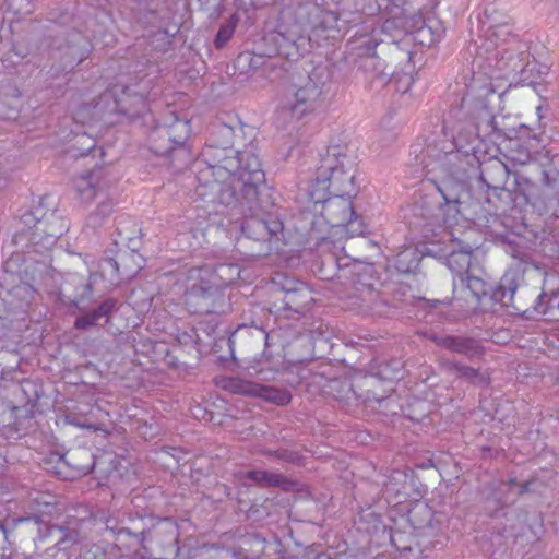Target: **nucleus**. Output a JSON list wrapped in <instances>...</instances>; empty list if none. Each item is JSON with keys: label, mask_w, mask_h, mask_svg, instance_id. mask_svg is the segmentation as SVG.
<instances>
[{"label": "nucleus", "mask_w": 559, "mask_h": 559, "mask_svg": "<svg viewBox=\"0 0 559 559\" xmlns=\"http://www.w3.org/2000/svg\"><path fill=\"white\" fill-rule=\"evenodd\" d=\"M233 136V127L223 122L213 123L202 151L207 166L202 170L205 182L199 187L198 194L205 198L202 189L209 187L212 197L209 201L213 203L231 204L237 200V189L252 200L257 197L258 187L265 182L258 146L250 142L242 150L234 151Z\"/></svg>", "instance_id": "nucleus-1"}, {"label": "nucleus", "mask_w": 559, "mask_h": 559, "mask_svg": "<svg viewBox=\"0 0 559 559\" xmlns=\"http://www.w3.org/2000/svg\"><path fill=\"white\" fill-rule=\"evenodd\" d=\"M354 167L352 157L341 154L338 147L330 148L309 188L310 201L322 205L321 217L331 228L337 229L336 233L347 237L362 236L367 229L350 198L355 190Z\"/></svg>", "instance_id": "nucleus-2"}, {"label": "nucleus", "mask_w": 559, "mask_h": 559, "mask_svg": "<svg viewBox=\"0 0 559 559\" xmlns=\"http://www.w3.org/2000/svg\"><path fill=\"white\" fill-rule=\"evenodd\" d=\"M487 50L495 49L499 58L497 66L506 74L522 73L525 69L528 53L524 44L512 33V27L504 15L496 16L493 10L487 8L480 21Z\"/></svg>", "instance_id": "nucleus-3"}, {"label": "nucleus", "mask_w": 559, "mask_h": 559, "mask_svg": "<svg viewBox=\"0 0 559 559\" xmlns=\"http://www.w3.org/2000/svg\"><path fill=\"white\" fill-rule=\"evenodd\" d=\"M228 270L239 276L240 270L237 264H218L216 267L204 264L202 266H192L182 272L178 283L185 288L189 299H195L202 313H224L225 305H215L216 299L222 297L218 290L216 277L223 282L230 283L233 277L224 278V272Z\"/></svg>", "instance_id": "nucleus-4"}, {"label": "nucleus", "mask_w": 559, "mask_h": 559, "mask_svg": "<svg viewBox=\"0 0 559 559\" xmlns=\"http://www.w3.org/2000/svg\"><path fill=\"white\" fill-rule=\"evenodd\" d=\"M322 105V87L311 79L305 84L288 86L281 96L275 112L277 129L293 131L300 129V121L313 115Z\"/></svg>", "instance_id": "nucleus-5"}, {"label": "nucleus", "mask_w": 559, "mask_h": 559, "mask_svg": "<svg viewBox=\"0 0 559 559\" xmlns=\"http://www.w3.org/2000/svg\"><path fill=\"white\" fill-rule=\"evenodd\" d=\"M21 223L26 228L24 233L32 250L40 254L51 250L58 238L69 229L66 221L55 210L45 211L41 204L23 213Z\"/></svg>", "instance_id": "nucleus-6"}, {"label": "nucleus", "mask_w": 559, "mask_h": 559, "mask_svg": "<svg viewBox=\"0 0 559 559\" xmlns=\"http://www.w3.org/2000/svg\"><path fill=\"white\" fill-rule=\"evenodd\" d=\"M452 282L453 294L469 293L484 307H486L487 301L490 302V307L497 304L506 307L510 306L518 289V280L514 272L506 273L498 285L486 282L477 276L474 271L466 276H454Z\"/></svg>", "instance_id": "nucleus-7"}, {"label": "nucleus", "mask_w": 559, "mask_h": 559, "mask_svg": "<svg viewBox=\"0 0 559 559\" xmlns=\"http://www.w3.org/2000/svg\"><path fill=\"white\" fill-rule=\"evenodd\" d=\"M94 110L118 114L131 118L140 117L148 110L147 90H134L131 85L115 84L100 94L98 100L92 105ZM91 105L81 106L76 118H84L83 112L90 110Z\"/></svg>", "instance_id": "nucleus-8"}, {"label": "nucleus", "mask_w": 559, "mask_h": 559, "mask_svg": "<svg viewBox=\"0 0 559 559\" xmlns=\"http://www.w3.org/2000/svg\"><path fill=\"white\" fill-rule=\"evenodd\" d=\"M260 185L258 187L257 197L252 200L246 198L240 189H237V200L231 204H224L227 207L239 209L241 212L249 211L250 214L245 215L240 229L241 234L248 239L255 241H269L273 237H277L283 231V223L270 217L265 209L261 205L259 199Z\"/></svg>", "instance_id": "nucleus-9"}, {"label": "nucleus", "mask_w": 559, "mask_h": 559, "mask_svg": "<svg viewBox=\"0 0 559 559\" xmlns=\"http://www.w3.org/2000/svg\"><path fill=\"white\" fill-rule=\"evenodd\" d=\"M134 252L124 253L119 257L120 260L114 258H103L97 262L88 265V281L81 286V292L76 293L72 305L81 308L85 301H88L93 295V287L100 282L105 283V288L118 286L124 281L131 280L138 270H129L126 265L127 260L133 259Z\"/></svg>", "instance_id": "nucleus-10"}, {"label": "nucleus", "mask_w": 559, "mask_h": 559, "mask_svg": "<svg viewBox=\"0 0 559 559\" xmlns=\"http://www.w3.org/2000/svg\"><path fill=\"white\" fill-rule=\"evenodd\" d=\"M354 0H316L306 2L307 22L313 31H338L356 24L359 13L348 8Z\"/></svg>", "instance_id": "nucleus-11"}, {"label": "nucleus", "mask_w": 559, "mask_h": 559, "mask_svg": "<svg viewBox=\"0 0 559 559\" xmlns=\"http://www.w3.org/2000/svg\"><path fill=\"white\" fill-rule=\"evenodd\" d=\"M190 133V121L173 116L170 123L157 124L151 130L148 147L157 156H168L175 151L189 156L190 152L186 147V142Z\"/></svg>", "instance_id": "nucleus-12"}, {"label": "nucleus", "mask_w": 559, "mask_h": 559, "mask_svg": "<svg viewBox=\"0 0 559 559\" xmlns=\"http://www.w3.org/2000/svg\"><path fill=\"white\" fill-rule=\"evenodd\" d=\"M41 393L43 388L37 382L29 379L19 380L14 370H8L0 381V406L11 411L29 407L32 411Z\"/></svg>", "instance_id": "nucleus-13"}, {"label": "nucleus", "mask_w": 559, "mask_h": 559, "mask_svg": "<svg viewBox=\"0 0 559 559\" xmlns=\"http://www.w3.org/2000/svg\"><path fill=\"white\" fill-rule=\"evenodd\" d=\"M116 180L108 166H97L79 175L74 179V187L83 202H91L99 195H106Z\"/></svg>", "instance_id": "nucleus-14"}, {"label": "nucleus", "mask_w": 559, "mask_h": 559, "mask_svg": "<svg viewBox=\"0 0 559 559\" xmlns=\"http://www.w3.org/2000/svg\"><path fill=\"white\" fill-rule=\"evenodd\" d=\"M273 285L284 292L283 310L305 314L314 302L312 290L304 282L281 277L274 280Z\"/></svg>", "instance_id": "nucleus-15"}, {"label": "nucleus", "mask_w": 559, "mask_h": 559, "mask_svg": "<svg viewBox=\"0 0 559 559\" xmlns=\"http://www.w3.org/2000/svg\"><path fill=\"white\" fill-rule=\"evenodd\" d=\"M477 248L476 243L468 242V233L463 238L451 235L448 245L447 265L454 276H466L473 272L472 259L473 252Z\"/></svg>", "instance_id": "nucleus-16"}, {"label": "nucleus", "mask_w": 559, "mask_h": 559, "mask_svg": "<svg viewBox=\"0 0 559 559\" xmlns=\"http://www.w3.org/2000/svg\"><path fill=\"white\" fill-rule=\"evenodd\" d=\"M493 521V530L497 535L506 538H514L525 534L527 514L521 510L500 506L490 514Z\"/></svg>", "instance_id": "nucleus-17"}, {"label": "nucleus", "mask_w": 559, "mask_h": 559, "mask_svg": "<svg viewBox=\"0 0 559 559\" xmlns=\"http://www.w3.org/2000/svg\"><path fill=\"white\" fill-rule=\"evenodd\" d=\"M382 41V31L374 23H364L347 41L348 57L353 60L373 55Z\"/></svg>", "instance_id": "nucleus-18"}, {"label": "nucleus", "mask_w": 559, "mask_h": 559, "mask_svg": "<svg viewBox=\"0 0 559 559\" xmlns=\"http://www.w3.org/2000/svg\"><path fill=\"white\" fill-rule=\"evenodd\" d=\"M352 286L354 293L344 297L347 299L346 306L348 308L377 316L385 314L381 307L386 306V304L380 299L379 293L370 284H358L353 280Z\"/></svg>", "instance_id": "nucleus-19"}, {"label": "nucleus", "mask_w": 559, "mask_h": 559, "mask_svg": "<svg viewBox=\"0 0 559 559\" xmlns=\"http://www.w3.org/2000/svg\"><path fill=\"white\" fill-rule=\"evenodd\" d=\"M496 118L497 116L484 102L476 104L464 140L469 142L472 138H479L491 141Z\"/></svg>", "instance_id": "nucleus-20"}, {"label": "nucleus", "mask_w": 559, "mask_h": 559, "mask_svg": "<svg viewBox=\"0 0 559 559\" xmlns=\"http://www.w3.org/2000/svg\"><path fill=\"white\" fill-rule=\"evenodd\" d=\"M460 160L459 151H450L440 155L436 160L425 165L427 174H436L443 182L462 180L465 169L457 164Z\"/></svg>", "instance_id": "nucleus-21"}, {"label": "nucleus", "mask_w": 559, "mask_h": 559, "mask_svg": "<svg viewBox=\"0 0 559 559\" xmlns=\"http://www.w3.org/2000/svg\"><path fill=\"white\" fill-rule=\"evenodd\" d=\"M509 176L506 164L498 158L489 159L480 164L479 180L488 190H498L503 187Z\"/></svg>", "instance_id": "nucleus-22"}, {"label": "nucleus", "mask_w": 559, "mask_h": 559, "mask_svg": "<svg viewBox=\"0 0 559 559\" xmlns=\"http://www.w3.org/2000/svg\"><path fill=\"white\" fill-rule=\"evenodd\" d=\"M352 62L370 80H378L381 84H386L390 81V75L385 72V61L377 52L353 59Z\"/></svg>", "instance_id": "nucleus-23"}, {"label": "nucleus", "mask_w": 559, "mask_h": 559, "mask_svg": "<svg viewBox=\"0 0 559 559\" xmlns=\"http://www.w3.org/2000/svg\"><path fill=\"white\" fill-rule=\"evenodd\" d=\"M524 138L537 140L536 133H533L527 126L520 124L518 128L509 127L506 117L497 116L491 136L492 142Z\"/></svg>", "instance_id": "nucleus-24"}, {"label": "nucleus", "mask_w": 559, "mask_h": 559, "mask_svg": "<svg viewBox=\"0 0 559 559\" xmlns=\"http://www.w3.org/2000/svg\"><path fill=\"white\" fill-rule=\"evenodd\" d=\"M103 522L105 524L106 531L111 532L114 536H116V540L118 543H122L123 538H129V548L139 547L143 545L145 540L144 528L140 530L139 532H133L131 528L122 526L120 522L111 515L104 516Z\"/></svg>", "instance_id": "nucleus-25"}, {"label": "nucleus", "mask_w": 559, "mask_h": 559, "mask_svg": "<svg viewBox=\"0 0 559 559\" xmlns=\"http://www.w3.org/2000/svg\"><path fill=\"white\" fill-rule=\"evenodd\" d=\"M134 548L132 552L129 550L124 552L118 544L108 545L107 548L93 545L85 559H144L143 554L140 552V548H145L144 544Z\"/></svg>", "instance_id": "nucleus-26"}, {"label": "nucleus", "mask_w": 559, "mask_h": 559, "mask_svg": "<svg viewBox=\"0 0 559 559\" xmlns=\"http://www.w3.org/2000/svg\"><path fill=\"white\" fill-rule=\"evenodd\" d=\"M117 301L115 298H107L100 305L94 309L93 311H90L79 318L74 321V328L79 330H84L90 326L97 325L98 322L102 319H105V322L108 321L109 316L116 308Z\"/></svg>", "instance_id": "nucleus-27"}, {"label": "nucleus", "mask_w": 559, "mask_h": 559, "mask_svg": "<svg viewBox=\"0 0 559 559\" xmlns=\"http://www.w3.org/2000/svg\"><path fill=\"white\" fill-rule=\"evenodd\" d=\"M357 265H341V259L336 253H329L324 257L322 265L318 269V275L324 281L333 280L335 276L338 278L347 277V275H354L352 269Z\"/></svg>", "instance_id": "nucleus-28"}, {"label": "nucleus", "mask_w": 559, "mask_h": 559, "mask_svg": "<svg viewBox=\"0 0 559 559\" xmlns=\"http://www.w3.org/2000/svg\"><path fill=\"white\" fill-rule=\"evenodd\" d=\"M448 350L463 355L469 359L480 358L485 354V348L479 340L457 335H451Z\"/></svg>", "instance_id": "nucleus-29"}, {"label": "nucleus", "mask_w": 559, "mask_h": 559, "mask_svg": "<svg viewBox=\"0 0 559 559\" xmlns=\"http://www.w3.org/2000/svg\"><path fill=\"white\" fill-rule=\"evenodd\" d=\"M216 384L223 390L233 394L246 395L255 397L259 383L245 380L239 377H223L216 381Z\"/></svg>", "instance_id": "nucleus-30"}, {"label": "nucleus", "mask_w": 559, "mask_h": 559, "mask_svg": "<svg viewBox=\"0 0 559 559\" xmlns=\"http://www.w3.org/2000/svg\"><path fill=\"white\" fill-rule=\"evenodd\" d=\"M103 457H93L92 464L70 465L63 455L57 466V474L66 480H72L92 472V469L100 463Z\"/></svg>", "instance_id": "nucleus-31"}, {"label": "nucleus", "mask_w": 559, "mask_h": 559, "mask_svg": "<svg viewBox=\"0 0 559 559\" xmlns=\"http://www.w3.org/2000/svg\"><path fill=\"white\" fill-rule=\"evenodd\" d=\"M255 397L276 406H286L292 401V393L287 389L259 383Z\"/></svg>", "instance_id": "nucleus-32"}, {"label": "nucleus", "mask_w": 559, "mask_h": 559, "mask_svg": "<svg viewBox=\"0 0 559 559\" xmlns=\"http://www.w3.org/2000/svg\"><path fill=\"white\" fill-rule=\"evenodd\" d=\"M73 45H68L66 49V55L71 57V60L69 61V67L73 68L74 66L82 62L84 59L87 58L90 53V43L88 40L82 36L80 33H74L72 35V41Z\"/></svg>", "instance_id": "nucleus-33"}, {"label": "nucleus", "mask_w": 559, "mask_h": 559, "mask_svg": "<svg viewBox=\"0 0 559 559\" xmlns=\"http://www.w3.org/2000/svg\"><path fill=\"white\" fill-rule=\"evenodd\" d=\"M536 310L551 320L559 321V290L550 295L542 293L536 298Z\"/></svg>", "instance_id": "nucleus-34"}, {"label": "nucleus", "mask_w": 559, "mask_h": 559, "mask_svg": "<svg viewBox=\"0 0 559 559\" xmlns=\"http://www.w3.org/2000/svg\"><path fill=\"white\" fill-rule=\"evenodd\" d=\"M419 261V252L409 246L397 252L394 264L399 272L411 273L417 269Z\"/></svg>", "instance_id": "nucleus-35"}, {"label": "nucleus", "mask_w": 559, "mask_h": 559, "mask_svg": "<svg viewBox=\"0 0 559 559\" xmlns=\"http://www.w3.org/2000/svg\"><path fill=\"white\" fill-rule=\"evenodd\" d=\"M239 16L237 13H233L227 21H225L214 38V46L217 49H222L231 39L235 34L236 27L239 23Z\"/></svg>", "instance_id": "nucleus-36"}, {"label": "nucleus", "mask_w": 559, "mask_h": 559, "mask_svg": "<svg viewBox=\"0 0 559 559\" xmlns=\"http://www.w3.org/2000/svg\"><path fill=\"white\" fill-rule=\"evenodd\" d=\"M448 368L454 372L457 378L464 379L469 383H483L486 381L485 377L480 373V370L474 367L465 366L459 362H449Z\"/></svg>", "instance_id": "nucleus-37"}, {"label": "nucleus", "mask_w": 559, "mask_h": 559, "mask_svg": "<svg viewBox=\"0 0 559 559\" xmlns=\"http://www.w3.org/2000/svg\"><path fill=\"white\" fill-rule=\"evenodd\" d=\"M55 533L60 534V537L56 542V546L59 550H66L68 544H75L79 539L78 531L64 528L62 526L48 527V534L46 536L40 535L39 539L44 540L47 536L53 535Z\"/></svg>", "instance_id": "nucleus-38"}, {"label": "nucleus", "mask_w": 559, "mask_h": 559, "mask_svg": "<svg viewBox=\"0 0 559 559\" xmlns=\"http://www.w3.org/2000/svg\"><path fill=\"white\" fill-rule=\"evenodd\" d=\"M3 7L17 17L29 15L35 9L33 0H4Z\"/></svg>", "instance_id": "nucleus-39"}, {"label": "nucleus", "mask_w": 559, "mask_h": 559, "mask_svg": "<svg viewBox=\"0 0 559 559\" xmlns=\"http://www.w3.org/2000/svg\"><path fill=\"white\" fill-rule=\"evenodd\" d=\"M294 483L281 473L265 471V477L262 479V486L277 487L283 490H289Z\"/></svg>", "instance_id": "nucleus-40"}, {"label": "nucleus", "mask_w": 559, "mask_h": 559, "mask_svg": "<svg viewBox=\"0 0 559 559\" xmlns=\"http://www.w3.org/2000/svg\"><path fill=\"white\" fill-rule=\"evenodd\" d=\"M274 457L295 465L304 464V456L295 450L280 449L271 453Z\"/></svg>", "instance_id": "nucleus-41"}, {"label": "nucleus", "mask_w": 559, "mask_h": 559, "mask_svg": "<svg viewBox=\"0 0 559 559\" xmlns=\"http://www.w3.org/2000/svg\"><path fill=\"white\" fill-rule=\"evenodd\" d=\"M114 209V203L110 200L103 201L98 204L96 211L90 215V223L93 225L102 224L103 219L107 217Z\"/></svg>", "instance_id": "nucleus-42"}, {"label": "nucleus", "mask_w": 559, "mask_h": 559, "mask_svg": "<svg viewBox=\"0 0 559 559\" xmlns=\"http://www.w3.org/2000/svg\"><path fill=\"white\" fill-rule=\"evenodd\" d=\"M265 477V471L252 469L246 473H239V480L245 485L247 481L262 486V479Z\"/></svg>", "instance_id": "nucleus-43"}, {"label": "nucleus", "mask_w": 559, "mask_h": 559, "mask_svg": "<svg viewBox=\"0 0 559 559\" xmlns=\"http://www.w3.org/2000/svg\"><path fill=\"white\" fill-rule=\"evenodd\" d=\"M0 559H31L23 552H20L16 549H13L10 546H3L0 548Z\"/></svg>", "instance_id": "nucleus-44"}, {"label": "nucleus", "mask_w": 559, "mask_h": 559, "mask_svg": "<svg viewBox=\"0 0 559 559\" xmlns=\"http://www.w3.org/2000/svg\"><path fill=\"white\" fill-rule=\"evenodd\" d=\"M428 338L433 342L436 345L444 348V349H449V345H450V341H451V335H439L437 333H430L428 335Z\"/></svg>", "instance_id": "nucleus-45"}, {"label": "nucleus", "mask_w": 559, "mask_h": 559, "mask_svg": "<svg viewBox=\"0 0 559 559\" xmlns=\"http://www.w3.org/2000/svg\"><path fill=\"white\" fill-rule=\"evenodd\" d=\"M69 423L72 424L75 427L87 429V430H92V431L99 430V426L97 424L88 423L86 420H80V419H76V418H70Z\"/></svg>", "instance_id": "nucleus-46"}, {"label": "nucleus", "mask_w": 559, "mask_h": 559, "mask_svg": "<svg viewBox=\"0 0 559 559\" xmlns=\"http://www.w3.org/2000/svg\"><path fill=\"white\" fill-rule=\"evenodd\" d=\"M319 246L322 250L331 249V247H333L334 249L340 250V251L344 250V246L341 242H334V241L330 240L328 237H322Z\"/></svg>", "instance_id": "nucleus-47"}, {"label": "nucleus", "mask_w": 559, "mask_h": 559, "mask_svg": "<svg viewBox=\"0 0 559 559\" xmlns=\"http://www.w3.org/2000/svg\"><path fill=\"white\" fill-rule=\"evenodd\" d=\"M28 520H34L36 523H40L41 522V519L39 515H33V516H29V518H20L17 520H13L14 524H17V523H22L24 521H28Z\"/></svg>", "instance_id": "nucleus-48"}, {"label": "nucleus", "mask_w": 559, "mask_h": 559, "mask_svg": "<svg viewBox=\"0 0 559 559\" xmlns=\"http://www.w3.org/2000/svg\"><path fill=\"white\" fill-rule=\"evenodd\" d=\"M531 481H524L519 485V495H524L530 491Z\"/></svg>", "instance_id": "nucleus-49"}, {"label": "nucleus", "mask_w": 559, "mask_h": 559, "mask_svg": "<svg viewBox=\"0 0 559 559\" xmlns=\"http://www.w3.org/2000/svg\"><path fill=\"white\" fill-rule=\"evenodd\" d=\"M438 190L443 195L445 203L457 202L455 199H451L449 195H447L440 187H438Z\"/></svg>", "instance_id": "nucleus-50"}, {"label": "nucleus", "mask_w": 559, "mask_h": 559, "mask_svg": "<svg viewBox=\"0 0 559 559\" xmlns=\"http://www.w3.org/2000/svg\"><path fill=\"white\" fill-rule=\"evenodd\" d=\"M426 301L425 298H415L414 296H412V300L408 301L411 305H417V304H420V302H424Z\"/></svg>", "instance_id": "nucleus-51"}, {"label": "nucleus", "mask_w": 559, "mask_h": 559, "mask_svg": "<svg viewBox=\"0 0 559 559\" xmlns=\"http://www.w3.org/2000/svg\"><path fill=\"white\" fill-rule=\"evenodd\" d=\"M536 115L538 117V121L540 122V120L543 118V106H537L536 107Z\"/></svg>", "instance_id": "nucleus-52"}, {"label": "nucleus", "mask_w": 559, "mask_h": 559, "mask_svg": "<svg viewBox=\"0 0 559 559\" xmlns=\"http://www.w3.org/2000/svg\"><path fill=\"white\" fill-rule=\"evenodd\" d=\"M0 531L4 534V538L7 539L8 538V530H7L5 524L0 523Z\"/></svg>", "instance_id": "nucleus-53"}, {"label": "nucleus", "mask_w": 559, "mask_h": 559, "mask_svg": "<svg viewBox=\"0 0 559 559\" xmlns=\"http://www.w3.org/2000/svg\"><path fill=\"white\" fill-rule=\"evenodd\" d=\"M515 484H516L515 478H510V479L508 480V485H509V487H513V486H515Z\"/></svg>", "instance_id": "nucleus-54"}, {"label": "nucleus", "mask_w": 559, "mask_h": 559, "mask_svg": "<svg viewBox=\"0 0 559 559\" xmlns=\"http://www.w3.org/2000/svg\"><path fill=\"white\" fill-rule=\"evenodd\" d=\"M7 372L8 371H4L3 369L0 368V381H2L3 376H7Z\"/></svg>", "instance_id": "nucleus-55"}, {"label": "nucleus", "mask_w": 559, "mask_h": 559, "mask_svg": "<svg viewBox=\"0 0 559 559\" xmlns=\"http://www.w3.org/2000/svg\"><path fill=\"white\" fill-rule=\"evenodd\" d=\"M3 462H5V457L2 455V453L0 452V464H2Z\"/></svg>", "instance_id": "nucleus-56"}, {"label": "nucleus", "mask_w": 559, "mask_h": 559, "mask_svg": "<svg viewBox=\"0 0 559 559\" xmlns=\"http://www.w3.org/2000/svg\"><path fill=\"white\" fill-rule=\"evenodd\" d=\"M226 343H227V345L229 346V348L231 349V345H233L231 340H230V338H228V340L226 341Z\"/></svg>", "instance_id": "nucleus-57"}, {"label": "nucleus", "mask_w": 559, "mask_h": 559, "mask_svg": "<svg viewBox=\"0 0 559 559\" xmlns=\"http://www.w3.org/2000/svg\"><path fill=\"white\" fill-rule=\"evenodd\" d=\"M490 489H491L492 491H496L497 487H496V484H495V483H492V484L490 485Z\"/></svg>", "instance_id": "nucleus-58"}, {"label": "nucleus", "mask_w": 559, "mask_h": 559, "mask_svg": "<svg viewBox=\"0 0 559 559\" xmlns=\"http://www.w3.org/2000/svg\"><path fill=\"white\" fill-rule=\"evenodd\" d=\"M459 141H460V139H459V138H457V139H456V138H454V144H455V146H457V145H459V143H457Z\"/></svg>", "instance_id": "nucleus-59"}, {"label": "nucleus", "mask_w": 559, "mask_h": 559, "mask_svg": "<svg viewBox=\"0 0 559 559\" xmlns=\"http://www.w3.org/2000/svg\"><path fill=\"white\" fill-rule=\"evenodd\" d=\"M466 103V98H462V104L464 105Z\"/></svg>", "instance_id": "nucleus-60"}, {"label": "nucleus", "mask_w": 559, "mask_h": 559, "mask_svg": "<svg viewBox=\"0 0 559 559\" xmlns=\"http://www.w3.org/2000/svg\"><path fill=\"white\" fill-rule=\"evenodd\" d=\"M464 293H459L457 295H461V298H464Z\"/></svg>", "instance_id": "nucleus-61"}]
</instances>
